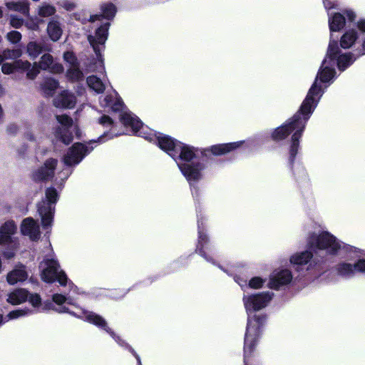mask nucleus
I'll use <instances>...</instances> for the list:
<instances>
[{
	"label": "nucleus",
	"mask_w": 365,
	"mask_h": 365,
	"mask_svg": "<svg viewBox=\"0 0 365 365\" xmlns=\"http://www.w3.org/2000/svg\"><path fill=\"white\" fill-rule=\"evenodd\" d=\"M2 53L5 60H15L19 58L22 54V51L20 48L5 49Z\"/></svg>",
	"instance_id": "473e14b6"
},
{
	"label": "nucleus",
	"mask_w": 365,
	"mask_h": 365,
	"mask_svg": "<svg viewBox=\"0 0 365 365\" xmlns=\"http://www.w3.org/2000/svg\"><path fill=\"white\" fill-rule=\"evenodd\" d=\"M25 137L27 140H30V141H35L36 140V138L34 135V134L29 131L27 132L26 134H25Z\"/></svg>",
	"instance_id": "864d4df0"
},
{
	"label": "nucleus",
	"mask_w": 365,
	"mask_h": 365,
	"mask_svg": "<svg viewBox=\"0 0 365 365\" xmlns=\"http://www.w3.org/2000/svg\"><path fill=\"white\" fill-rule=\"evenodd\" d=\"M100 104L102 107L110 108L114 112L120 111L119 118L121 123L126 128H130L133 134L150 142L157 143L161 150L166 152L176 162L190 186H193L195 182H198L202 178V171L205 166L203 160H201L200 158L206 155L205 152L210 151L215 155H225L237 148L243 143V141H240L217 144L211 146L207 150H202L175 140L171 137L157 133L143 125L137 116L130 112L124 110L123 103L118 98L116 92L101 99Z\"/></svg>",
	"instance_id": "f257e3e1"
},
{
	"label": "nucleus",
	"mask_w": 365,
	"mask_h": 365,
	"mask_svg": "<svg viewBox=\"0 0 365 365\" xmlns=\"http://www.w3.org/2000/svg\"><path fill=\"white\" fill-rule=\"evenodd\" d=\"M29 302L34 306V307H38L41 304V297L38 294H30L28 295V298Z\"/></svg>",
	"instance_id": "a18cd8bd"
},
{
	"label": "nucleus",
	"mask_w": 365,
	"mask_h": 365,
	"mask_svg": "<svg viewBox=\"0 0 365 365\" xmlns=\"http://www.w3.org/2000/svg\"><path fill=\"white\" fill-rule=\"evenodd\" d=\"M41 277L43 281L51 283L58 281L61 286H73L66 273L60 269V265L53 254L48 255L39 264Z\"/></svg>",
	"instance_id": "423d86ee"
},
{
	"label": "nucleus",
	"mask_w": 365,
	"mask_h": 365,
	"mask_svg": "<svg viewBox=\"0 0 365 365\" xmlns=\"http://www.w3.org/2000/svg\"><path fill=\"white\" fill-rule=\"evenodd\" d=\"M361 43V38L358 31L355 29L346 31L340 39V46L343 48H357Z\"/></svg>",
	"instance_id": "6ab92c4d"
},
{
	"label": "nucleus",
	"mask_w": 365,
	"mask_h": 365,
	"mask_svg": "<svg viewBox=\"0 0 365 365\" xmlns=\"http://www.w3.org/2000/svg\"><path fill=\"white\" fill-rule=\"evenodd\" d=\"M86 82L88 87L97 93H101L106 89V86L103 81L96 76H88Z\"/></svg>",
	"instance_id": "bb28decb"
},
{
	"label": "nucleus",
	"mask_w": 365,
	"mask_h": 365,
	"mask_svg": "<svg viewBox=\"0 0 365 365\" xmlns=\"http://www.w3.org/2000/svg\"><path fill=\"white\" fill-rule=\"evenodd\" d=\"M4 55H3V53L1 54H0V64L5 60L4 59V57H3Z\"/></svg>",
	"instance_id": "6e6d98bb"
},
{
	"label": "nucleus",
	"mask_w": 365,
	"mask_h": 365,
	"mask_svg": "<svg viewBox=\"0 0 365 365\" xmlns=\"http://www.w3.org/2000/svg\"><path fill=\"white\" fill-rule=\"evenodd\" d=\"M4 323V318L2 315H0V325Z\"/></svg>",
	"instance_id": "4d7b16f0"
},
{
	"label": "nucleus",
	"mask_w": 365,
	"mask_h": 365,
	"mask_svg": "<svg viewBox=\"0 0 365 365\" xmlns=\"http://www.w3.org/2000/svg\"><path fill=\"white\" fill-rule=\"evenodd\" d=\"M46 199L38 205V212L41 218V225L43 229H50L52 225L55 212V205L58 200L57 190L53 187H48L46 190Z\"/></svg>",
	"instance_id": "1a4fd4ad"
},
{
	"label": "nucleus",
	"mask_w": 365,
	"mask_h": 365,
	"mask_svg": "<svg viewBox=\"0 0 365 365\" xmlns=\"http://www.w3.org/2000/svg\"><path fill=\"white\" fill-rule=\"evenodd\" d=\"M293 279L292 272L288 269H277L269 276L268 287L279 290L289 285Z\"/></svg>",
	"instance_id": "4468645a"
},
{
	"label": "nucleus",
	"mask_w": 365,
	"mask_h": 365,
	"mask_svg": "<svg viewBox=\"0 0 365 365\" xmlns=\"http://www.w3.org/2000/svg\"><path fill=\"white\" fill-rule=\"evenodd\" d=\"M273 297L274 293L269 291L244 295L243 303L245 308L248 314L259 311L269 304Z\"/></svg>",
	"instance_id": "f8f14e48"
},
{
	"label": "nucleus",
	"mask_w": 365,
	"mask_h": 365,
	"mask_svg": "<svg viewBox=\"0 0 365 365\" xmlns=\"http://www.w3.org/2000/svg\"><path fill=\"white\" fill-rule=\"evenodd\" d=\"M109 27V23H104L95 30L93 34L88 35V41L96 56V58H93L86 65V71L88 72H103L104 71L101 53L104 51L105 43L108 39Z\"/></svg>",
	"instance_id": "39448f33"
},
{
	"label": "nucleus",
	"mask_w": 365,
	"mask_h": 365,
	"mask_svg": "<svg viewBox=\"0 0 365 365\" xmlns=\"http://www.w3.org/2000/svg\"><path fill=\"white\" fill-rule=\"evenodd\" d=\"M21 231L24 235L29 236L31 240H37L40 237L39 227L31 217L23 220Z\"/></svg>",
	"instance_id": "aec40b11"
},
{
	"label": "nucleus",
	"mask_w": 365,
	"mask_h": 365,
	"mask_svg": "<svg viewBox=\"0 0 365 365\" xmlns=\"http://www.w3.org/2000/svg\"><path fill=\"white\" fill-rule=\"evenodd\" d=\"M64 61L69 65V67L79 65L77 58L73 52L66 51L63 53Z\"/></svg>",
	"instance_id": "f704fd0d"
},
{
	"label": "nucleus",
	"mask_w": 365,
	"mask_h": 365,
	"mask_svg": "<svg viewBox=\"0 0 365 365\" xmlns=\"http://www.w3.org/2000/svg\"><path fill=\"white\" fill-rule=\"evenodd\" d=\"M28 298V292L24 289H17L9 294L7 302L13 305H17L25 302Z\"/></svg>",
	"instance_id": "b1692460"
},
{
	"label": "nucleus",
	"mask_w": 365,
	"mask_h": 365,
	"mask_svg": "<svg viewBox=\"0 0 365 365\" xmlns=\"http://www.w3.org/2000/svg\"><path fill=\"white\" fill-rule=\"evenodd\" d=\"M47 32L53 41H57L62 35L60 23L54 19L50 21L47 26Z\"/></svg>",
	"instance_id": "a878e982"
},
{
	"label": "nucleus",
	"mask_w": 365,
	"mask_h": 365,
	"mask_svg": "<svg viewBox=\"0 0 365 365\" xmlns=\"http://www.w3.org/2000/svg\"><path fill=\"white\" fill-rule=\"evenodd\" d=\"M57 163L56 159L46 160L42 166L33 171L32 179L36 182L49 180L53 177Z\"/></svg>",
	"instance_id": "dca6fc26"
},
{
	"label": "nucleus",
	"mask_w": 365,
	"mask_h": 365,
	"mask_svg": "<svg viewBox=\"0 0 365 365\" xmlns=\"http://www.w3.org/2000/svg\"><path fill=\"white\" fill-rule=\"evenodd\" d=\"M52 299L54 303L59 306L58 308L55 309L56 312L59 313H68L75 317L81 319L87 322L93 324L99 329L104 330L114 339V341L119 346L128 349L129 351L132 353V354L137 359L138 365H142L138 354L120 336L117 335L108 327L107 322L101 316L93 312H89L81 308H78L77 311L71 309L68 306H73L76 307V305L72 302V299L70 297L67 298L61 294H54L52 297Z\"/></svg>",
	"instance_id": "20e7f679"
},
{
	"label": "nucleus",
	"mask_w": 365,
	"mask_h": 365,
	"mask_svg": "<svg viewBox=\"0 0 365 365\" xmlns=\"http://www.w3.org/2000/svg\"><path fill=\"white\" fill-rule=\"evenodd\" d=\"M67 78L71 81H80L83 78V73L79 69V65L69 67L66 72Z\"/></svg>",
	"instance_id": "7c9ffc66"
},
{
	"label": "nucleus",
	"mask_w": 365,
	"mask_h": 365,
	"mask_svg": "<svg viewBox=\"0 0 365 365\" xmlns=\"http://www.w3.org/2000/svg\"><path fill=\"white\" fill-rule=\"evenodd\" d=\"M293 174L297 181H300L307 178V173L304 167L299 164L296 165L293 170Z\"/></svg>",
	"instance_id": "c9c22d12"
},
{
	"label": "nucleus",
	"mask_w": 365,
	"mask_h": 365,
	"mask_svg": "<svg viewBox=\"0 0 365 365\" xmlns=\"http://www.w3.org/2000/svg\"><path fill=\"white\" fill-rule=\"evenodd\" d=\"M2 16H3V12H2L1 9L0 8V18L2 17Z\"/></svg>",
	"instance_id": "bf43d9fd"
},
{
	"label": "nucleus",
	"mask_w": 365,
	"mask_h": 365,
	"mask_svg": "<svg viewBox=\"0 0 365 365\" xmlns=\"http://www.w3.org/2000/svg\"><path fill=\"white\" fill-rule=\"evenodd\" d=\"M345 16L349 21H353L356 18L355 13L350 9L345 10L344 14L329 11V26L331 32L339 31L344 26Z\"/></svg>",
	"instance_id": "2eb2a0df"
},
{
	"label": "nucleus",
	"mask_w": 365,
	"mask_h": 365,
	"mask_svg": "<svg viewBox=\"0 0 365 365\" xmlns=\"http://www.w3.org/2000/svg\"><path fill=\"white\" fill-rule=\"evenodd\" d=\"M41 21L38 18L31 17L25 22V26L29 30L37 31L39 29Z\"/></svg>",
	"instance_id": "e433bc0d"
},
{
	"label": "nucleus",
	"mask_w": 365,
	"mask_h": 365,
	"mask_svg": "<svg viewBox=\"0 0 365 365\" xmlns=\"http://www.w3.org/2000/svg\"><path fill=\"white\" fill-rule=\"evenodd\" d=\"M307 245L312 249L325 251L330 255H335L341 247V242L328 232L310 234Z\"/></svg>",
	"instance_id": "6e6552de"
},
{
	"label": "nucleus",
	"mask_w": 365,
	"mask_h": 365,
	"mask_svg": "<svg viewBox=\"0 0 365 365\" xmlns=\"http://www.w3.org/2000/svg\"><path fill=\"white\" fill-rule=\"evenodd\" d=\"M56 120L60 125L55 130V137L68 145L73 140V130L76 128L73 125V120L66 115H56Z\"/></svg>",
	"instance_id": "ddd939ff"
},
{
	"label": "nucleus",
	"mask_w": 365,
	"mask_h": 365,
	"mask_svg": "<svg viewBox=\"0 0 365 365\" xmlns=\"http://www.w3.org/2000/svg\"><path fill=\"white\" fill-rule=\"evenodd\" d=\"M18 130H19L18 126L14 123L9 124L6 128L7 133L10 135L16 134V133L18 132Z\"/></svg>",
	"instance_id": "3c124183"
},
{
	"label": "nucleus",
	"mask_w": 365,
	"mask_h": 365,
	"mask_svg": "<svg viewBox=\"0 0 365 365\" xmlns=\"http://www.w3.org/2000/svg\"><path fill=\"white\" fill-rule=\"evenodd\" d=\"M17 227L13 220L5 222L0 227V245H9L15 242L13 235L16 233Z\"/></svg>",
	"instance_id": "f3484780"
},
{
	"label": "nucleus",
	"mask_w": 365,
	"mask_h": 365,
	"mask_svg": "<svg viewBox=\"0 0 365 365\" xmlns=\"http://www.w3.org/2000/svg\"><path fill=\"white\" fill-rule=\"evenodd\" d=\"M76 103L75 96L67 91H63L53 99V105L57 108H72Z\"/></svg>",
	"instance_id": "4be33fe9"
},
{
	"label": "nucleus",
	"mask_w": 365,
	"mask_h": 365,
	"mask_svg": "<svg viewBox=\"0 0 365 365\" xmlns=\"http://www.w3.org/2000/svg\"><path fill=\"white\" fill-rule=\"evenodd\" d=\"M202 225V220L198 217V242L196 247V252L205 260L215 264L213 256L216 251V248L215 245L210 241L207 235L204 232Z\"/></svg>",
	"instance_id": "9b49d317"
},
{
	"label": "nucleus",
	"mask_w": 365,
	"mask_h": 365,
	"mask_svg": "<svg viewBox=\"0 0 365 365\" xmlns=\"http://www.w3.org/2000/svg\"><path fill=\"white\" fill-rule=\"evenodd\" d=\"M98 123L106 128H110V131L104 132L97 140H90L86 144L74 143L63 158V162L67 168L58 173V178L55 180L56 185H63L72 173L73 170L71 168L78 165L93 150L94 148L91 146V144L94 143H103L108 139H112L123 134V133L115 132L113 121L108 115H102L98 118Z\"/></svg>",
	"instance_id": "7ed1b4c3"
},
{
	"label": "nucleus",
	"mask_w": 365,
	"mask_h": 365,
	"mask_svg": "<svg viewBox=\"0 0 365 365\" xmlns=\"http://www.w3.org/2000/svg\"><path fill=\"white\" fill-rule=\"evenodd\" d=\"M6 6L11 11H17L26 16H29V4L26 1L7 2Z\"/></svg>",
	"instance_id": "393cba45"
},
{
	"label": "nucleus",
	"mask_w": 365,
	"mask_h": 365,
	"mask_svg": "<svg viewBox=\"0 0 365 365\" xmlns=\"http://www.w3.org/2000/svg\"><path fill=\"white\" fill-rule=\"evenodd\" d=\"M289 261L297 271L305 269L307 272H319L324 259H319L317 256L314 257L311 252L306 250L292 255Z\"/></svg>",
	"instance_id": "9d476101"
},
{
	"label": "nucleus",
	"mask_w": 365,
	"mask_h": 365,
	"mask_svg": "<svg viewBox=\"0 0 365 365\" xmlns=\"http://www.w3.org/2000/svg\"><path fill=\"white\" fill-rule=\"evenodd\" d=\"M15 71L21 70L26 71L31 67V63L28 61L17 60L14 61Z\"/></svg>",
	"instance_id": "79ce46f5"
},
{
	"label": "nucleus",
	"mask_w": 365,
	"mask_h": 365,
	"mask_svg": "<svg viewBox=\"0 0 365 365\" xmlns=\"http://www.w3.org/2000/svg\"><path fill=\"white\" fill-rule=\"evenodd\" d=\"M358 51V56H361L365 54V36H362L361 38V43L356 48Z\"/></svg>",
	"instance_id": "de8ad7c7"
},
{
	"label": "nucleus",
	"mask_w": 365,
	"mask_h": 365,
	"mask_svg": "<svg viewBox=\"0 0 365 365\" xmlns=\"http://www.w3.org/2000/svg\"><path fill=\"white\" fill-rule=\"evenodd\" d=\"M359 57L357 51L356 54L351 53H341L337 42L332 39V35H331L326 57L299 110L292 118L286 120L283 125L277 128L272 134L274 140H281L292 133L289 148L288 159L292 167L299 148V140L305 129L306 124L317 106L324 90L328 86L326 85L324 88H322L321 83H330L333 81L336 74L335 65H337L341 71H344Z\"/></svg>",
	"instance_id": "f03ea898"
},
{
	"label": "nucleus",
	"mask_w": 365,
	"mask_h": 365,
	"mask_svg": "<svg viewBox=\"0 0 365 365\" xmlns=\"http://www.w3.org/2000/svg\"><path fill=\"white\" fill-rule=\"evenodd\" d=\"M324 6L326 10L327 11V14L329 15V11H331L332 9H338V4L335 2H332L329 0H323Z\"/></svg>",
	"instance_id": "49530a36"
},
{
	"label": "nucleus",
	"mask_w": 365,
	"mask_h": 365,
	"mask_svg": "<svg viewBox=\"0 0 365 365\" xmlns=\"http://www.w3.org/2000/svg\"><path fill=\"white\" fill-rule=\"evenodd\" d=\"M266 320L267 317L263 314H255L252 317H248L244 345L245 358L251 354L255 347Z\"/></svg>",
	"instance_id": "0eeeda50"
},
{
	"label": "nucleus",
	"mask_w": 365,
	"mask_h": 365,
	"mask_svg": "<svg viewBox=\"0 0 365 365\" xmlns=\"http://www.w3.org/2000/svg\"><path fill=\"white\" fill-rule=\"evenodd\" d=\"M335 270L339 276L349 279L354 277L356 273L355 264L341 262L336 266Z\"/></svg>",
	"instance_id": "5701e85b"
},
{
	"label": "nucleus",
	"mask_w": 365,
	"mask_h": 365,
	"mask_svg": "<svg viewBox=\"0 0 365 365\" xmlns=\"http://www.w3.org/2000/svg\"><path fill=\"white\" fill-rule=\"evenodd\" d=\"M40 68L36 62H35L33 66L31 65V67L29 68L26 73V76L29 79H34L37 75L40 72Z\"/></svg>",
	"instance_id": "58836bf2"
},
{
	"label": "nucleus",
	"mask_w": 365,
	"mask_h": 365,
	"mask_svg": "<svg viewBox=\"0 0 365 365\" xmlns=\"http://www.w3.org/2000/svg\"><path fill=\"white\" fill-rule=\"evenodd\" d=\"M103 16L108 20L113 19L116 14L117 9L114 4L106 2L101 5Z\"/></svg>",
	"instance_id": "c85d7f7f"
},
{
	"label": "nucleus",
	"mask_w": 365,
	"mask_h": 365,
	"mask_svg": "<svg viewBox=\"0 0 365 365\" xmlns=\"http://www.w3.org/2000/svg\"><path fill=\"white\" fill-rule=\"evenodd\" d=\"M266 279H263L260 277H254L249 280L248 287L258 289L263 287L266 282Z\"/></svg>",
	"instance_id": "72a5a7b5"
},
{
	"label": "nucleus",
	"mask_w": 365,
	"mask_h": 365,
	"mask_svg": "<svg viewBox=\"0 0 365 365\" xmlns=\"http://www.w3.org/2000/svg\"><path fill=\"white\" fill-rule=\"evenodd\" d=\"M0 92L2 93L4 92L3 87L0 85Z\"/></svg>",
	"instance_id": "13d9d810"
},
{
	"label": "nucleus",
	"mask_w": 365,
	"mask_h": 365,
	"mask_svg": "<svg viewBox=\"0 0 365 365\" xmlns=\"http://www.w3.org/2000/svg\"><path fill=\"white\" fill-rule=\"evenodd\" d=\"M55 13V7L47 4L39 6L38 9V14L41 17H48L53 15Z\"/></svg>",
	"instance_id": "2f4dec72"
},
{
	"label": "nucleus",
	"mask_w": 365,
	"mask_h": 365,
	"mask_svg": "<svg viewBox=\"0 0 365 365\" xmlns=\"http://www.w3.org/2000/svg\"><path fill=\"white\" fill-rule=\"evenodd\" d=\"M101 18V15H98V14L91 15L90 16L89 21L95 22L96 21L100 20Z\"/></svg>",
	"instance_id": "5fc2aeb1"
},
{
	"label": "nucleus",
	"mask_w": 365,
	"mask_h": 365,
	"mask_svg": "<svg viewBox=\"0 0 365 365\" xmlns=\"http://www.w3.org/2000/svg\"><path fill=\"white\" fill-rule=\"evenodd\" d=\"M234 279L241 287V288L242 289L248 287V284L247 283V280L242 279L239 277H235Z\"/></svg>",
	"instance_id": "603ef678"
},
{
	"label": "nucleus",
	"mask_w": 365,
	"mask_h": 365,
	"mask_svg": "<svg viewBox=\"0 0 365 365\" xmlns=\"http://www.w3.org/2000/svg\"><path fill=\"white\" fill-rule=\"evenodd\" d=\"M27 53L32 58H36L42 52L43 48L41 43L35 41H31L27 45Z\"/></svg>",
	"instance_id": "c756f323"
},
{
	"label": "nucleus",
	"mask_w": 365,
	"mask_h": 365,
	"mask_svg": "<svg viewBox=\"0 0 365 365\" xmlns=\"http://www.w3.org/2000/svg\"><path fill=\"white\" fill-rule=\"evenodd\" d=\"M356 272H360L365 273V259H360L355 263Z\"/></svg>",
	"instance_id": "09e8293b"
},
{
	"label": "nucleus",
	"mask_w": 365,
	"mask_h": 365,
	"mask_svg": "<svg viewBox=\"0 0 365 365\" xmlns=\"http://www.w3.org/2000/svg\"><path fill=\"white\" fill-rule=\"evenodd\" d=\"M6 38L11 43H17L21 39V34L17 31H11L7 34Z\"/></svg>",
	"instance_id": "ea45409f"
},
{
	"label": "nucleus",
	"mask_w": 365,
	"mask_h": 365,
	"mask_svg": "<svg viewBox=\"0 0 365 365\" xmlns=\"http://www.w3.org/2000/svg\"><path fill=\"white\" fill-rule=\"evenodd\" d=\"M58 83L53 78H46L41 85L43 93L47 96L53 95L55 91L58 88Z\"/></svg>",
	"instance_id": "cd10ccee"
},
{
	"label": "nucleus",
	"mask_w": 365,
	"mask_h": 365,
	"mask_svg": "<svg viewBox=\"0 0 365 365\" xmlns=\"http://www.w3.org/2000/svg\"><path fill=\"white\" fill-rule=\"evenodd\" d=\"M15 71L14 62L13 63H6L1 66V71L4 74H11Z\"/></svg>",
	"instance_id": "c03bdc74"
},
{
	"label": "nucleus",
	"mask_w": 365,
	"mask_h": 365,
	"mask_svg": "<svg viewBox=\"0 0 365 365\" xmlns=\"http://www.w3.org/2000/svg\"><path fill=\"white\" fill-rule=\"evenodd\" d=\"M9 245H11V249H9L7 250H5L3 253L4 256L6 258V259H11L13 258L14 256H15V254H16V251L18 248V244L17 242L15 241L12 243H10Z\"/></svg>",
	"instance_id": "37998d69"
},
{
	"label": "nucleus",
	"mask_w": 365,
	"mask_h": 365,
	"mask_svg": "<svg viewBox=\"0 0 365 365\" xmlns=\"http://www.w3.org/2000/svg\"><path fill=\"white\" fill-rule=\"evenodd\" d=\"M9 22L12 27L19 29L24 24V19L16 15L11 14L9 18Z\"/></svg>",
	"instance_id": "a19ab883"
},
{
	"label": "nucleus",
	"mask_w": 365,
	"mask_h": 365,
	"mask_svg": "<svg viewBox=\"0 0 365 365\" xmlns=\"http://www.w3.org/2000/svg\"><path fill=\"white\" fill-rule=\"evenodd\" d=\"M29 277V274L26 270L25 266L20 264L11 271H10L6 276V281L11 285H14L19 282L26 281Z\"/></svg>",
	"instance_id": "412c9836"
},
{
	"label": "nucleus",
	"mask_w": 365,
	"mask_h": 365,
	"mask_svg": "<svg viewBox=\"0 0 365 365\" xmlns=\"http://www.w3.org/2000/svg\"><path fill=\"white\" fill-rule=\"evenodd\" d=\"M37 63L41 70L48 71L53 73H60L63 71V66L55 61L53 56L49 53L43 54Z\"/></svg>",
	"instance_id": "a211bd4d"
},
{
	"label": "nucleus",
	"mask_w": 365,
	"mask_h": 365,
	"mask_svg": "<svg viewBox=\"0 0 365 365\" xmlns=\"http://www.w3.org/2000/svg\"><path fill=\"white\" fill-rule=\"evenodd\" d=\"M356 26L362 33V36H365V19H359L356 23Z\"/></svg>",
	"instance_id": "8fccbe9b"
},
{
	"label": "nucleus",
	"mask_w": 365,
	"mask_h": 365,
	"mask_svg": "<svg viewBox=\"0 0 365 365\" xmlns=\"http://www.w3.org/2000/svg\"><path fill=\"white\" fill-rule=\"evenodd\" d=\"M28 314V310L26 309H16L10 312L6 317V321L9 319H18Z\"/></svg>",
	"instance_id": "4c0bfd02"
}]
</instances>
